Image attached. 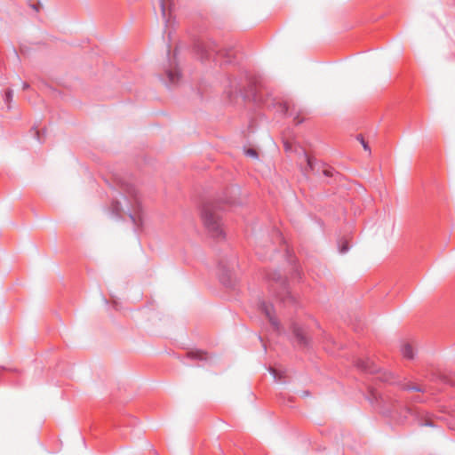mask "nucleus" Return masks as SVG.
I'll return each instance as SVG.
<instances>
[{"label":"nucleus","mask_w":455,"mask_h":455,"mask_svg":"<svg viewBox=\"0 0 455 455\" xmlns=\"http://www.w3.org/2000/svg\"><path fill=\"white\" fill-rule=\"evenodd\" d=\"M228 84L225 87V94L228 100L234 103L239 98L243 101H253L258 105L270 107L266 91L256 80L247 75L237 77H228Z\"/></svg>","instance_id":"obj_1"},{"label":"nucleus","mask_w":455,"mask_h":455,"mask_svg":"<svg viewBox=\"0 0 455 455\" xmlns=\"http://www.w3.org/2000/svg\"><path fill=\"white\" fill-rule=\"evenodd\" d=\"M368 400L371 403H377L383 414L388 415L397 421H403L409 415L419 412L404 404L401 398L394 395L390 391L381 393L377 388L369 387Z\"/></svg>","instance_id":"obj_2"},{"label":"nucleus","mask_w":455,"mask_h":455,"mask_svg":"<svg viewBox=\"0 0 455 455\" xmlns=\"http://www.w3.org/2000/svg\"><path fill=\"white\" fill-rule=\"evenodd\" d=\"M232 204L229 198L206 201L201 208V220L210 236L215 239H224L225 233L221 220V212L227 205Z\"/></svg>","instance_id":"obj_3"},{"label":"nucleus","mask_w":455,"mask_h":455,"mask_svg":"<svg viewBox=\"0 0 455 455\" xmlns=\"http://www.w3.org/2000/svg\"><path fill=\"white\" fill-rule=\"evenodd\" d=\"M266 281L268 283V291L283 303L296 302L295 297L291 294L288 281L279 272L270 270L265 274Z\"/></svg>","instance_id":"obj_4"},{"label":"nucleus","mask_w":455,"mask_h":455,"mask_svg":"<svg viewBox=\"0 0 455 455\" xmlns=\"http://www.w3.org/2000/svg\"><path fill=\"white\" fill-rule=\"evenodd\" d=\"M196 49L203 60L212 59L221 63L232 62L233 50L220 49L214 41L198 42Z\"/></svg>","instance_id":"obj_5"},{"label":"nucleus","mask_w":455,"mask_h":455,"mask_svg":"<svg viewBox=\"0 0 455 455\" xmlns=\"http://www.w3.org/2000/svg\"><path fill=\"white\" fill-rule=\"evenodd\" d=\"M122 191L124 199L130 204L132 212L129 213V217L131 220L137 228H140L142 226L141 203L137 188L132 184H124L122 187Z\"/></svg>","instance_id":"obj_6"},{"label":"nucleus","mask_w":455,"mask_h":455,"mask_svg":"<svg viewBox=\"0 0 455 455\" xmlns=\"http://www.w3.org/2000/svg\"><path fill=\"white\" fill-rule=\"evenodd\" d=\"M238 261L235 256L223 259L218 265V275L220 283L228 288L235 287L236 283V275L235 267H237Z\"/></svg>","instance_id":"obj_7"},{"label":"nucleus","mask_w":455,"mask_h":455,"mask_svg":"<svg viewBox=\"0 0 455 455\" xmlns=\"http://www.w3.org/2000/svg\"><path fill=\"white\" fill-rule=\"evenodd\" d=\"M170 45L167 50V64L164 66V76L167 78L166 84L172 86L178 84L181 78V72L176 60V51L173 56H171Z\"/></svg>","instance_id":"obj_8"},{"label":"nucleus","mask_w":455,"mask_h":455,"mask_svg":"<svg viewBox=\"0 0 455 455\" xmlns=\"http://www.w3.org/2000/svg\"><path fill=\"white\" fill-rule=\"evenodd\" d=\"M295 151L298 154L297 164L305 176H308L310 172H313L315 169L317 162L315 157L310 156L303 148H296Z\"/></svg>","instance_id":"obj_9"},{"label":"nucleus","mask_w":455,"mask_h":455,"mask_svg":"<svg viewBox=\"0 0 455 455\" xmlns=\"http://www.w3.org/2000/svg\"><path fill=\"white\" fill-rule=\"evenodd\" d=\"M292 335H293V342L299 348H307L309 346L310 339L307 334V330L299 324L298 323H292L291 326Z\"/></svg>","instance_id":"obj_10"},{"label":"nucleus","mask_w":455,"mask_h":455,"mask_svg":"<svg viewBox=\"0 0 455 455\" xmlns=\"http://www.w3.org/2000/svg\"><path fill=\"white\" fill-rule=\"evenodd\" d=\"M259 310L268 319L274 331H276L278 334H281L283 328L280 322L278 321L277 317L275 315V309L273 305L266 301H261L259 304Z\"/></svg>","instance_id":"obj_11"},{"label":"nucleus","mask_w":455,"mask_h":455,"mask_svg":"<svg viewBox=\"0 0 455 455\" xmlns=\"http://www.w3.org/2000/svg\"><path fill=\"white\" fill-rule=\"evenodd\" d=\"M355 366L365 373H379V366L370 358H358L355 361Z\"/></svg>","instance_id":"obj_12"},{"label":"nucleus","mask_w":455,"mask_h":455,"mask_svg":"<svg viewBox=\"0 0 455 455\" xmlns=\"http://www.w3.org/2000/svg\"><path fill=\"white\" fill-rule=\"evenodd\" d=\"M158 1H159V4H160L162 18L164 21L165 27H167L169 22L171 21V18H172V3L170 2L167 4L166 0H158Z\"/></svg>","instance_id":"obj_13"},{"label":"nucleus","mask_w":455,"mask_h":455,"mask_svg":"<svg viewBox=\"0 0 455 455\" xmlns=\"http://www.w3.org/2000/svg\"><path fill=\"white\" fill-rule=\"evenodd\" d=\"M187 357L191 360L208 361L210 356L208 353L202 350L189 351L187 353Z\"/></svg>","instance_id":"obj_14"},{"label":"nucleus","mask_w":455,"mask_h":455,"mask_svg":"<svg viewBox=\"0 0 455 455\" xmlns=\"http://www.w3.org/2000/svg\"><path fill=\"white\" fill-rule=\"evenodd\" d=\"M402 355L406 359H413L414 358V350L411 344L405 343L401 347Z\"/></svg>","instance_id":"obj_15"},{"label":"nucleus","mask_w":455,"mask_h":455,"mask_svg":"<svg viewBox=\"0 0 455 455\" xmlns=\"http://www.w3.org/2000/svg\"><path fill=\"white\" fill-rule=\"evenodd\" d=\"M402 389L403 390H407V391H416V392H425L426 389L425 387H423L422 386H419V385H412V384H403L402 386Z\"/></svg>","instance_id":"obj_16"},{"label":"nucleus","mask_w":455,"mask_h":455,"mask_svg":"<svg viewBox=\"0 0 455 455\" xmlns=\"http://www.w3.org/2000/svg\"><path fill=\"white\" fill-rule=\"evenodd\" d=\"M111 211L113 214L116 216H121V213L123 212L121 203L117 200H114L111 204Z\"/></svg>","instance_id":"obj_17"},{"label":"nucleus","mask_w":455,"mask_h":455,"mask_svg":"<svg viewBox=\"0 0 455 455\" xmlns=\"http://www.w3.org/2000/svg\"><path fill=\"white\" fill-rule=\"evenodd\" d=\"M13 98V91L12 89H7L4 92V101L7 105L10 104ZM10 108V106H8Z\"/></svg>","instance_id":"obj_18"},{"label":"nucleus","mask_w":455,"mask_h":455,"mask_svg":"<svg viewBox=\"0 0 455 455\" xmlns=\"http://www.w3.org/2000/svg\"><path fill=\"white\" fill-rule=\"evenodd\" d=\"M303 116V111L299 110L297 115L293 117V122L296 125L302 124L305 121V117Z\"/></svg>","instance_id":"obj_19"},{"label":"nucleus","mask_w":455,"mask_h":455,"mask_svg":"<svg viewBox=\"0 0 455 455\" xmlns=\"http://www.w3.org/2000/svg\"><path fill=\"white\" fill-rule=\"evenodd\" d=\"M289 108H290V106H289V103L287 101H283V102L279 103V109H280L282 114L287 115L288 112H289Z\"/></svg>","instance_id":"obj_20"},{"label":"nucleus","mask_w":455,"mask_h":455,"mask_svg":"<svg viewBox=\"0 0 455 455\" xmlns=\"http://www.w3.org/2000/svg\"><path fill=\"white\" fill-rule=\"evenodd\" d=\"M349 250V246L347 242H342L339 245V252L346 253Z\"/></svg>","instance_id":"obj_21"},{"label":"nucleus","mask_w":455,"mask_h":455,"mask_svg":"<svg viewBox=\"0 0 455 455\" xmlns=\"http://www.w3.org/2000/svg\"><path fill=\"white\" fill-rule=\"evenodd\" d=\"M246 156H251V157H258V152L254 148H248L245 151Z\"/></svg>","instance_id":"obj_22"},{"label":"nucleus","mask_w":455,"mask_h":455,"mask_svg":"<svg viewBox=\"0 0 455 455\" xmlns=\"http://www.w3.org/2000/svg\"><path fill=\"white\" fill-rule=\"evenodd\" d=\"M357 139L360 140L362 146L363 147V148L365 150H369L370 151V148H369V145L368 143L364 140L363 137L362 135H358L357 136Z\"/></svg>","instance_id":"obj_23"},{"label":"nucleus","mask_w":455,"mask_h":455,"mask_svg":"<svg viewBox=\"0 0 455 455\" xmlns=\"http://www.w3.org/2000/svg\"><path fill=\"white\" fill-rule=\"evenodd\" d=\"M293 275L296 276L299 280L301 279V271L300 268L298 266L293 267Z\"/></svg>","instance_id":"obj_24"},{"label":"nucleus","mask_w":455,"mask_h":455,"mask_svg":"<svg viewBox=\"0 0 455 455\" xmlns=\"http://www.w3.org/2000/svg\"><path fill=\"white\" fill-rule=\"evenodd\" d=\"M378 378L380 379L384 382H390L389 374H387L386 372L380 373V375Z\"/></svg>","instance_id":"obj_25"},{"label":"nucleus","mask_w":455,"mask_h":455,"mask_svg":"<svg viewBox=\"0 0 455 455\" xmlns=\"http://www.w3.org/2000/svg\"><path fill=\"white\" fill-rule=\"evenodd\" d=\"M283 148L286 152H291L292 150V145L289 141L283 142Z\"/></svg>","instance_id":"obj_26"},{"label":"nucleus","mask_w":455,"mask_h":455,"mask_svg":"<svg viewBox=\"0 0 455 455\" xmlns=\"http://www.w3.org/2000/svg\"><path fill=\"white\" fill-rule=\"evenodd\" d=\"M323 173L326 177H331L333 175V170L331 168L324 169Z\"/></svg>","instance_id":"obj_27"},{"label":"nucleus","mask_w":455,"mask_h":455,"mask_svg":"<svg viewBox=\"0 0 455 455\" xmlns=\"http://www.w3.org/2000/svg\"><path fill=\"white\" fill-rule=\"evenodd\" d=\"M30 7L32 9H34L36 12H39L41 4H40V3L32 4H30Z\"/></svg>","instance_id":"obj_28"},{"label":"nucleus","mask_w":455,"mask_h":455,"mask_svg":"<svg viewBox=\"0 0 455 455\" xmlns=\"http://www.w3.org/2000/svg\"><path fill=\"white\" fill-rule=\"evenodd\" d=\"M422 426H429V427H433V422L428 420V419H426L424 423H421Z\"/></svg>","instance_id":"obj_29"},{"label":"nucleus","mask_w":455,"mask_h":455,"mask_svg":"<svg viewBox=\"0 0 455 455\" xmlns=\"http://www.w3.org/2000/svg\"><path fill=\"white\" fill-rule=\"evenodd\" d=\"M269 371L274 375L275 378H277V371L275 369L270 367Z\"/></svg>","instance_id":"obj_30"},{"label":"nucleus","mask_w":455,"mask_h":455,"mask_svg":"<svg viewBox=\"0 0 455 455\" xmlns=\"http://www.w3.org/2000/svg\"><path fill=\"white\" fill-rule=\"evenodd\" d=\"M35 134H36V136L37 140H38L39 141H41V139H40V132H39L38 130H36Z\"/></svg>","instance_id":"obj_31"},{"label":"nucleus","mask_w":455,"mask_h":455,"mask_svg":"<svg viewBox=\"0 0 455 455\" xmlns=\"http://www.w3.org/2000/svg\"><path fill=\"white\" fill-rule=\"evenodd\" d=\"M135 422H136V419H130V423H129V424H130V425H132V424H135Z\"/></svg>","instance_id":"obj_32"},{"label":"nucleus","mask_w":455,"mask_h":455,"mask_svg":"<svg viewBox=\"0 0 455 455\" xmlns=\"http://www.w3.org/2000/svg\"><path fill=\"white\" fill-rule=\"evenodd\" d=\"M28 87H29V85H28V83H24V84H23V89H27V88H28Z\"/></svg>","instance_id":"obj_33"}]
</instances>
